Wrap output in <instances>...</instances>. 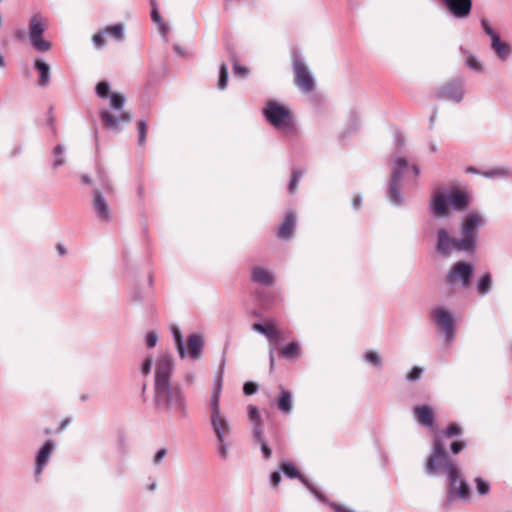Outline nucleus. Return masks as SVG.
<instances>
[{
  "label": "nucleus",
  "instance_id": "nucleus-40",
  "mask_svg": "<svg viewBox=\"0 0 512 512\" xmlns=\"http://www.w3.org/2000/svg\"><path fill=\"white\" fill-rule=\"evenodd\" d=\"M137 130H138V144L140 146H144L145 143H146V134H147V130H148V124L145 120H140L138 122V127H137Z\"/></svg>",
  "mask_w": 512,
  "mask_h": 512
},
{
  "label": "nucleus",
  "instance_id": "nucleus-58",
  "mask_svg": "<svg viewBox=\"0 0 512 512\" xmlns=\"http://www.w3.org/2000/svg\"><path fill=\"white\" fill-rule=\"evenodd\" d=\"M428 147H429L430 152H432V153H435L437 151V144L434 140L428 141Z\"/></svg>",
  "mask_w": 512,
  "mask_h": 512
},
{
  "label": "nucleus",
  "instance_id": "nucleus-23",
  "mask_svg": "<svg viewBox=\"0 0 512 512\" xmlns=\"http://www.w3.org/2000/svg\"><path fill=\"white\" fill-rule=\"evenodd\" d=\"M251 279L253 282L264 286H272L274 283L272 272L262 267H254L252 269Z\"/></svg>",
  "mask_w": 512,
  "mask_h": 512
},
{
  "label": "nucleus",
  "instance_id": "nucleus-25",
  "mask_svg": "<svg viewBox=\"0 0 512 512\" xmlns=\"http://www.w3.org/2000/svg\"><path fill=\"white\" fill-rule=\"evenodd\" d=\"M248 418L251 421V431L252 435L260 436L262 432H264L262 427L261 415L258 408L254 405H248Z\"/></svg>",
  "mask_w": 512,
  "mask_h": 512
},
{
  "label": "nucleus",
  "instance_id": "nucleus-33",
  "mask_svg": "<svg viewBox=\"0 0 512 512\" xmlns=\"http://www.w3.org/2000/svg\"><path fill=\"white\" fill-rule=\"evenodd\" d=\"M220 397H221V393L212 391L210 398H209L210 416L223 414L221 407H220Z\"/></svg>",
  "mask_w": 512,
  "mask_h": 512
},
{
  "label": "nucleus",
  "instance_id": "nucleus-32",
  "mask_svg": "<svg viewBox=\"0 0 512 512\" xmlns=\"http://www.w3.org/2000/svg\"><path fill=\"white\" fill-rule=\"evenodd\" d=\"M253 440L255 441V443H257L259 445L263 459L264 460L270 459L272 456V450L266 441L264 432H262L260 434V436L253 435Z\"/></svg>",
  "mask_w": 512,
  "mask_h": 512
},
{
  "label": "nucleus",
  "instance_id": "nucleus-50",
  "mask_svg": "<svg viewBox=\"0 0 512 512\" xmlns=\"http://www.w3.org/2000/svg\"><path fill=\"white\" fill-rule=\"evenodd\" d=\"M157 342H158V335L155 332L151 331L146 335V346L149 349L156 346Z\"/></svg>",
  "mask_w": 512,
  "mask_h": 512
},
{
  "label": "nucleus",
  "instance_id": "nucleus-53",
  "mask_svg": "<svg viewBox=\"0 0 512 512\" xmlns=\"http://www.w3.org/2000/svg\"><path fill=\"white\" fill-rule=\"evenodd\" d=\"M233 73L237 76L244 77L248 74V69L236 63L233 66Z\"/></svg>",
  "mask_w": 512,
  "mask_h": 512
},
{
  "label": "nucleus",
  "instance_id": "nucleus-17",
  "mask_svg": "<svg viewBox=\"0 0 512 512\" xmlns=\"http://www.w3.org/2000/svg\"><path fill=\"white\" fill-rule=\"evenodd\" d=\"M435 97L438 100L452 101L459 103L464 97L463 81L460 78L454 79L435 90Z\"/></svg>",
  "mask_w": 512,
  "mask_h": 512
},
{
  "label": "nucleus",
  "instance_id": "nucleus-8",
  "mask_svg": "<svg viewBox=\"0 0 512 512\" xmlns=\"http://www.w3.org/2000/svg\"><path fill=\"white\" fill-rule=\"evenodd\" d=\"M262 112L269 123L276 129L282 132H291L293 130L294 121L292 113L284 106L270 101Z\"/></svg>",
  "mask_w": 512,
  "mask_h": 512
},
{
  "label": "nucleus",
  "instance_id": "nucleus-48",
  "mask_svg": "<svg viewBox=\"0 0 512 512\" xmlns=\"http://www.w3.org/2000/svg\"><path fill=\"white\" fill-rule=\"evenodd\" d=\"M462 433V428L457 424H451L446 428L445 435L448 437L458 436Z\"/></svg>",
  "mask_w": 512,
  "mask_h": 512
},
{
  "label": "nucleus",
  "instance_id": "nucleus-20",
  "mask_svg": "<svg viewBox=\"0 0 512 512\" xmlns=\"http://www.w3.org/2000/svg\"><path fill=\"white\" fill-rule=\"evenodd\" d=\"M443 3L459 19L469 16L472 8V0H443Z\"/></svg>",
  "mask_w": 512,
  "mask_h": 512
},
{
  "label": "nucleus",
  "instance_id": "nucleus-61",
  "mask_svg": "<svg viewBox=\"0 0 512 512\" xmlns=\"http://www.w3.org/2000/svg\"><path fill=\"white\" fill-rule=\"evenodd\" d=\"M435 119H436V111H434L432 113V115L430 116V128H433L434 123H435Z\"/></svg>",
  "mask_w": 512,
  "mask_h": 512
},
{
  "label": "nucleus",
  "instance_id": "nucleus-63",
  "mask_svg": "<svg viewBox=\"0 0 512 512\" xmlns=\"http://www.w3.org/2000/svg\"><path fill=\"white\" fill-rule=\"evenodd\" d=\"M57 250L60 255H64L66 253L64 246L61 244L57 245Z\"/></svg>",
  "mask_w": 512,
  "mask_h": 512
},
{
  "label": "nucleus",
  "instance_id": "nucleus-5",
  "mask_svg": "<svg viewBox=\"0 0 512 512\" xmlns=\"http://www.w3.org/2000/svg\"><path fill=\"white\" fill-rule=\"evenodd\" d=\"M110 110L100 111V119L108 130L116 131L122 123H128L131 119L129 112L124 110L125 96L122 93L112 92L109 95Z\"/></svg>",
  "mask_w": 512,
  "mask_h": 512
},
{
  "label": "nucleus",
  "instance_id": "nucleus-10",
  "mask_svg": "<svg viewBox=\"0 0 512 512\" xmlns=\"http://www.w3.org/2000/svg\"><path fill=\"white\" fill-rule=\"evenodd\" d=\"M47 28V19L41 13H35L29 21V39L32 47L38 52H47L51 43L43 39L42 35Z\"/></svg>",
  "mask_w": 512,
  "mask_h": 512
},
{
  "label": "nucleus",
  "instance_id": "nucleus-7",
  "mask_svg": "<svg viewBox=\"0 0 512 512\" xmlns=\"http://www.w3.org/2000/svg\"><path fill=\"white\" fill-rule=\"evenodd\" d=\"M171 333L173 335L177 353L181 359L189 356L193 360H198L201 357L204 349V337L201 334H190L187 338L186 349L182 333L178 326H172Z\"/></svg>",
  "mask_w": 512,
  "mask_h": 512
},
{
  "label": "nucleus",
  "instance_id": "nucleus-21",
  "mask_svg": "<svg viewBox=\"0 0 512 512\" xmlns=\"http://www.w3.org/2000/svg\"><path fill=\"white\" fill-rule=\"evenodd\" d=\"M54 441L49 439L44 445L39 449L36 456L35 463V475L39 477L44 469V467L48 464L50 456L54 450Z\"/></svg>",
  "mask_w": 512,
  "mask_h": 512
},
{
  "label": "nucleus",
  "instance_id": "nucleus-19",
  "mask_svg": "<svg viewBox=\"0 0 512 512\" xmlns=\"http://www.w3.org/2000/svg\"><path fill=\"white\" fill-rule=\"evenodd\" d=\"M92 208L97 218L103 222H110L113 219V212L99 189H94Z\"/></svg>",
  "mask_w": 512,
  "mask_h": 512
},
{
  "label": "nucleus",
  "instance_id": "nucleus-49",
  "mask_svg": "<svg viewBox=\"0 0 512 512\" xmlns=\"http://www.w3.org/2000/svg\"><path fill=\"white\" fill-rule=\"evenodd\" d=\"M104 35H106V33H104V30L93 35L92 42L95 47L101 48L105 45Z\"/></svg>",
  "mask_w": 512,
  "mask_h": 512
},
{
  "label": "nucleus",
  "instance_id": "nucleus-42",
  "mask_svg": "<svg viewBox=\"0 0 512 512\" xmlns=\"http://www.w3.org/2000/svg\"><path fill=\"white\" fill-rule=\"evenodd\" d=\"M299 352V345L296 342L289 343L282 351L281 354L284 357H292Z\"/></svg>",
  "mask_w": 512,
  "mask_h": 512
},
{
  "label": "nucleus",
  "instance_id": "nucleus-37",
  "mask_svg": "<svg viewBox=\"0 0 512 512\" xmlns=\"http://www.w3.org/2000/svg\"><path fill=\"white\" fill-rule=\"evenodd\" d=\"M224 365H225V362L223 360L221 362L219 370L213 380V389H212L213 392H219V393L222 392Z\"/></svg>",
  "mask_w": 512,
  "mask_h": 512
},
{
  "label": "nucleus",
  "instance_id": "nucleus-22",
  "mask_svg": "<svg viewBox=\"0 0 512 512\" xmlns=\"http://www.w3.org/2000/svg\"><path fill=\"white\" fill-rule=\"evenodd\" d=\"M296 225V215L293 211L286 213L283 223L278 228L277 236L280 239L288 240L293 234V230Z\"/></svg>",
  "mask_w": 512,
  "mask_h": 512
},
{
  "label": "nucleus",
  "instance_id": "nucleus-47",
  "mask_svg": "<svg viewBox=\"0 0 512 512\" xmlns=\"http://www.w3.org/2000/svg\"><path fill=\"white\" fill-rule=\"evenodd\" d=\"M167 454V450L165 448L159 449L153 456L152 463L154 466H158L162 463L163 459Z\"/></svg>",
  "mask_w": 512,
  "mask_h": 512
},
{
  "label": "nucleus",
  "instance_id": "nucleus-4",
  "mask_svg": "<svg viewBox=\"0 0 512 512\" xmlns=\"http://www.w3.org/2000/svg\"><path fill=\"white\" fill-rule=\"evenodd\" d=\"M487 223L486 217L480 212H470L465 216L459 227L460 246L465 253L474 254L477 249L479 229Z\"/></svg>",
  "mask_w": 512,
  "mask_h": 512
},
{
  "label": "nucleus",
  "instance_id": "nucleus-14",
  "mask_svg": "<svg viewBox=\"0 0 512 512\" xmlns=\"http://www.w3.org/2000/svg\"><path fill=\"white\" fill-rule=\"evenodd\" d=\"M460 238L453 237L445 228H439L436 231V252L443 256L449 257L454 251L465 252V248L460 246Z\"/></svg>",
  "mask_w": 512,
  "mask_h": 512
},
{
  "label": "nucleus",
  "instance_id": "nucleus-57",
  "mask_svg": "<svg viewBox=\"0 0 512 512\" xmlns=\"http://www.w3.org/2000/svg\"><path fill=\"white\" fill-rule=\"evenodd\" d=\"M361 202H362L361 196H359V195L355 196L354 199H353V202H352L353 207L355 209H358L361 206Z\"/></svg>",
  "mask_w": 512,
  "mask_h": 512
},
{
  "label": "nucleus",
  "instance_id": "nucleus-2",
  "mask_svg": "<svg viewBox=\"0 0 512 512\" xmlns=\"http://www.w3.org/2000/svg\"><path fill=\"white\" fill-rule=\"evenodd\" d=\"M153 400L155 406L165 413H174L181 418L188 416L186 395L179 384L154 387Z\"/></svg>",
  "mask_w": 512,
  "mask_h": 512
},
{
  "label": "nucleus",
  "instance_id": "nucleus-60",
  "mask_svg": "<svg viewBox=\"0 0 512 512\" xmlns=\"http://www.w3.org/2000/svg\"><path fill=\"white\" fill-rule=\"evenodd\" d=\"M81 180L84 184L90 185L92 183V179L88 175H82Z\"/></svg>",
  "mask_w": 512,
  "mask_h": 512
},
{
  "label": "nucleus",
  "instance_id": "nucleus-36",
  "mask_svg": "<svg viewBox=\"0 0 512 512\" xmlns=\"http://www.w3.org/2000/svg\"><path fill=\"white\" fill-rule=\"evenodd\" d=\"M303 174H304V171H302L300 169L292 170L291 179L288 184L289 193H291V194L295 193V191L298 187V183H299L300 179L302 178Z\"/></svg>",
  "mask_w": 512,
  "mask_h": 512
},
{
  "label": "nucleus",
  "instance_id": "nucleus-26",
  "mask_svg": "<svg viewBox=\"0 0 512 512\" xmlns=\"http://www.w3.org/2000/svg\"><path fill=\"white\" fill-rule=\"evenodd\" d=\"M252 328L254 331L263 334L271 344L276 343L280 337L279 331L274 329V327L270 324L255 323L253 324Z\"/></svg>",
  "mask_w": 512,
  "mask_h": 512
},
{
  "label": "nucleus",
  "instance_id": "nucleus-46",
  "mask_svg": "<svg viewBox=\"0 0 512 512\" xmlns=\"http://www.w3.org/2000/svg\"><path fill=\"white\" fill-rule=\"evenodd\" d=\"M423 369L420 367H413L412 370L406 374L407 381H417L420 379Z\"/></svg>",
  "mask_w": 512,
  "mask_h": 512
},
{
  "label": "nucleus",
  "instance_id": "nucleus-11",
  "mask_svg": "<svg viewBox=\"0 0 512 512\" xmlns=\"http://www.w3.org/2000/svg\"><path fill=\"white\" fill-rule=\"evenodd\" d=\"M407 168L408 162L404 157H397L395 159L388 187V198L393 205L400 206L403 203V197L400 191V181Z\"/></svg>",
  "mask_w": 512,
  "mask_h": 512
},
{
  "label": "nucleus",
  "instance_id": "nucleus-24",
  "mask_svg": "<svg viewBox=\"0 0 512 512\" xmlns=\"http://www.w3.org/2000/svg\"><path fill=\"white\" fill-rule=\"evenodd\" d=\"M417 421L426 427H432L435 422L433 410L427 405H421L414 408Z\"/></svg>",
  "mask_w": 512,
  "mask_h": 512
},
{
  "label": "nucleus",
  "instance_id": "nucleus-28",
  "mask_svg": "<svg viewBox=\"0 0 512 512\" xmlns=\"http://www.w3.org/2000/svg\"><path fill=\"white\" fill-rule=\"evenodd\" d=\"M278 409L284 413L289 414L292 410V395L288 390L281 388L280 396L278 399Z\"/></svg>",
  "mask_w": 512,
  "mask_h": 512
},
{
  "label": "nucleus",
  "instance_id": "nucleus-6",
  "mask_svg": "<svg viewBox=\"0 0 512 512\" xmlns=\"http://www.w3.org/2000/svg\"><path fill=\"white\" fill-rule=\"evenodd\" d=\"M210 426L216 439V450L220 459L226 460L232 444V426L225 414L209 416Z\"/></svg>",
  "mask_w": 512,
  "mask_h": 512
},
{
  "label": "nucleus",
  "instance_id": "nucleus-34",
  "mask_svg": "<svg viewBox=\"0 0 512 512\" xmlns=\"http://www.w3.org/2000/svg\"><path fill=\"white\" fill-rule=\"evenodd\" d=\"M474 482L476 485V492L480 497H486L490 494L491 484L488 480L482 477H476Z\"/></svg>",
  "mask_w": 512,
  "mask_h": 512
},
{
  "label": "nucleus",
  "instance_id": "nucleus-29",
  "mask_svg": "<svg viewBox=\"0 0 512 512\" xmlns=\"http://www.w3.org/2000/svg\"><path fill=\"white\" fill-rule=\"evenodd\" d=\"M35 68L40 73L39 85L46 86L50 81V67L47 63L43 62L40 59H36L34 62Z\"/></svg>",
  "mask_w": 512,
  "mask_h": 512
},
{
  "label": "nucleus",
  "instance_id": "nucleus-9",
  "mask_svg": "<svg viewBox=\"0 0 512 512\" xmlns=\"http://www.w3.org/2000/svg\"><path fill=\"white\" fill-rule=\"evenodd\" d=\"M292 70L295 85L304 93H311L315 89V80L308 66L299 52H293Z\"/></svg>",
  "mask_w": 512,
  "mask_h": 512
},
{
  "label": "nucleus",
  "instance_id": "nucleus-54",
  "mask_svg": "<svg viewBox=\"0 0 512 512\" xmlns=\"http://www.w3.org/2000/svg\"><path fill=\"white\" fill-rule=\"evenodd\" d=\"M281 471H274L270 474V482L273 487H277L281 481Z\"/></svg>",
  "mask_w": 512,
  "mask_h": 512
},
{
  "label": "nucleus",
  "instance_id": "nucleus-39",
  "mask_svg": "<svg viewBox=\"0 0 512 512\" xmlns=\"http://www.w3.org/2000/svg\"><path fill=\"white\" fill-rule=\"evenodd\" d=\"M228 82V67L225 63H222L219 67V80H218V88L223 90L226 88Z\"/></svg>",
  "mask_w": 512,
  "mask_h": 512
},
{
  "label": "nucleus",
  "instance_id": "nucleus-12",
  "mask_svg": "<svg viewBox=\"0 0 512 512\" xmlns=\"http://www.w3.org/2000/svg\"><path fill=\"white\" fill-rule=\"evenodd\" d=\"M474 273V266L465 261L455 262L448 271L445 281L448 285L460 284L462 287L467 288L471 284Z\"/></svg>",
  "mask_w": 512,
  "mask_h": 512
},
{
  "label": "nucleus",
  "instance_id": "nucleus-62",
  "mask_svg": "<svg viewBox=\"0 0 512 512\" xmlns=\"http://www.w3.org/2000/svg\"><path fill=\"white\" fill-rule=\"evenodd\" d=\"M412 171L415 177H417L420 174V168L417 165L412 166Z\"/></svg>",
  "mask_w": 512,
  "mask_h": 512
},
{
  "label": "nucleus",
  "instance_id": "nucleus-43",
  "mask_svg": "<svg viewBox=\"0 0 512 512\" xmlns=\"http://www.w3.org/2000/svg\"><path fill=\"white\" fill-rule=\"evenodd\" d=\"M110 89V85L106 81L99 82L96 85V94L99 98H106L108 96V92Z\"/></svg>",
  "mask_w": 512,
  "mask_h": 512
},
{
  "label": "nucleus",
  "instance_id": "nucleus-30",
  "mask_svg": "<svg viewBox=\"0 0 512 512\" xmlns=\"http://www.w3.org/2000/svg\"><path fill=\"white\" fill-rule=\"evenodd\" d=\"M65 153H66V148L62 144L57 145L53 149V151H52V157H53L52 168L53 169H58L59 167H61L65 164V162H66Z\"/></svg>",
  "mask_w": 512,
  "mask_h": 512
},
{
  "label": "nucleus",
  "instance_id": "nucleus-16",
  "mask_svg": "<svg viewBox=\"0 0 512 512\" xmlns=\"http://www.w3.org/2000/svg\"><path fill=\"white\" fill-rule=\"evenodd\" d=\"M174 369L173 357L170 353L161 354L156 362L154 387L163 386L171 382Z\"/></svg>",
  "mask_w": 512,
  "mask_h": 512
},
{
  "label": "nucleus",
  "instance_id": "nucleus-1",
  "mask_svg": "<svg viewBox=\"0 0 512 512\" xmlns=\"http://www.w3.org/2000/svg\"><path fill=\"white\" fill-rule=\"evenodd\" d=\"M425 471L430 476L446 475L449 482L448 500L457 498L467 502L471 499L470 487L462 478L461 470L457 463L447 454L441 437H436L433 442L430 455L426 461Z\"/></svg>",
  "mask_w": 512,
  "mask_h": 512
},
{
  "label": "nucleus",
  "instance_id": "nucleus-55",
  "mask_svg": "<svg viewBox=\"0 0 512 512\" xmlns=\"http://www.w3.org/2000/svg\"><path fill=\"white\" fill-rule=\"evenodd\" d=\"M151 368H152V359L146 358L142 365V374L145 376L148 375L151 371Z\"/></svg>",
  "mask_w": 512,
  "mask_h": 512
},
{
  "label": "nucleus",
  "instance_id": "nucleus-15",
  "mask_svg": "<svg viewBox=\"0 0 512 512\" xmlns=\"http://www.w3.org/2000/svg\"><path fill=\"white\" fill-rule=\"evenodd\" d=\"M431 316L438 330L444 333L445 340L452 342L455 338V323L453 314L444 307L435 308Z\"/></svg>",
  "mask_w": 512,
  "mask_h": 512
},
{
  "label": "nucleus",
  "instance_id": "nucleus-18",
  "mask_svg": "<svg viewBox=\"0 0 512 512\" xmlns=\"http://www.w3.org/2000/svg\"><path fill=\"white\" fill-rule=\"evenodd\" d=\"M280 471L287 478L299 479L319 501L327 505H329V503H332L322 493H320L303 475H301L298 469L291 462L284 461L283 463H281Z\"/></svg>",
  "mask_w": 512,
  "mask_h": 512
},
{
  "label": "nucleus",
  "instance_id": "nucleus-3",
  "mask_svg": "<svg viewBox=\"0 0 512 512\" xmlns=\"http://www.w3.org/2000/svg\"><path fill=\"white\" fill-rule=\"evenodd\" d=\"M467 195L454 188L446 194L441 191L436 192L430 202V212L435 217H448L449 207L455 211H463L468 207Z\"/></svg>",
  "mask_w": 512,
  "mask_h": 512
},
{
  "label": "nucleus",
  "instance_id": "nucleus-38",
  "mask_svg": "<svg viewBox=\"0 0 512 512\" xmlns=\"http://www.w3.org/2000/svg\"><path fill=\"white\" fill-rule=\"evenodd\" d=\"M104 33L113 36L116 40H122L124 37V27L122 24H116L105 28Z\"/></svg>",
  "mask_w": 512,
  "mask_h": 512
},
{
  "label": "nucleus",
  "instance_id": "nucleus-27",
  "mask_svg": "<svg viewBox=\"0 0 512 512\" xmlns=\"http://www.w3.org/2000/svg\"><path fill=\"white\" fill-rule=\"evenodd\" d=\"M492 289V275L490 272H485L482 274L480 279L476 284V290L479 295L485 296L490 293Z\"/></svg>",
  "mask_w": 512,
  "mask_h": 512
},
{
  "label": "nucleus",
  "instance_id": "nucleus-52",
  "mask_svg": "<svg viewBox=\"0 0 512 512\" xmlns=\"http://www.w3.org/2000/svg\"><path fill=\"white\" fill-rule=\"evenodd\" d=\"M465 442L463 441H455L450 445V450L453 454H458L465 447Z\"/></svg>",
  "mask_w": 512,
  "mask_h": 512
},
{
  "label": "nucleus",
  "instance_id": "nucleus-41",
  "mask_svg": "<svg viewBox=\"0 0 512 512\" xmlns=\"http://www.w3.org/2000/svg\"><path fill=\"white\" fill-rule=\"evenodd\" d=\"M151 19L154 23H156L159 26L162 33L166 34L168 32V28L163 23L162 17L158 12V7H153V9L151 10Z\"/></svg>",
  "mask_w": 512,
  "mask_h": 512
},
{
  "label": "nucleus",
  "instance_id": "nucleus-56",
  "mask_svg": "<svg viewBox=\"0 0 512 512\" xmlns=\"http://www.w3.org/2000/svg\"><path fill=\"white\" fill-rule=\"evenodd\" d=\"M395 138H396V141L398 143L399 148L404 147V145H405L404 137L401 134L398 133V134H396Z\"/></svg>",
  "mask_w": 512,
  "mask_h": 512
},
{
  "label": "nucleus",
  "instance_id": "nucleus-45",
  "mask_svg": "<svg viewBox=\"0 0 512 512\" xmlns=\"http://www.w3.org/2000/svg\"><path fill=\"white\" fill-rule=\"evenodd\" d=\"M466 65H467L470 69H472V70H474V71H477V72L482 71V66H481V64L479 63L478 59H477L475 56H473V55H470V56H468V57H467V59H466Z\"/></svg>",
  "mask_w": 512,
  "mask_h": 512
},
{
  "label": "nucleus",
  "instance_id": "nucleus-35",
  "mask_svg": "<svg viewBox=\"0 0 512 512\" xmlns=\"http://www.w3.org/2000/svg\"><path fill=\"white\" fill-rule=\"evenodd\" d=\"M96 172H97V179L99 180L100 185L104 189V191L107 193H112L113 187H112V184H111L109 177H108L106 171L104 170V168L97 167Z\"/></svg>",
  "mask_w": 512,
  "mask_h": 512
},
{
  "label": "nucleus",
  "instance_id": "nucleus-13",
  "mask_svg": "<svg viewBox=\"0 0 512 512\" xmlns=\"http://www.w3.org/2000/svg\"><path fill=\"white\" fill-rule=\"evenodd\" d=\"M481 26L485 34L490 38L491 49L497 58L502 62L507 61L512 55V46L508 42L501 40L500 35L491 27L488 20L481 19Z\"/></svg>",
  "mask_w": 512,
  "mask_h": 512
},
{
  "label": "nucleus",
  "instance_id": "nucleus-51",
  "mask_svg": "<svg viewBox=\"0 0 512 512\" xmlns=\"http://www.w3.org/2000/svg\"><path fill=\"white\" fill-rule=\"evenodd\" d=\"M258 390V385L254 382H246L243 386V393L245 395H252Z\"/></svg>",
  "mask_w": 512,
  "mask_h": 512
},
{
  "label": "nucleus",
  "instance_id": "nucleus-64",
  "mask_svg": "<svg viewBox=\"0 0 512 512\" xmlns=\"http://www.w3.org/2000/svg\"><path fill=\"white\" fill-rule=\"evenodd\" d=\"M174 51H175L177 54H179V55H183V53H184V52H183V50H182V48H181L180 46H178V45H175V46H174Z\"/></svg>",
  "mask_w": 512,
  "mask_h": 512
},
{
  "label": "nucleus",
  "instance_id": "nucleus-44",
  "mask_svg": "<svg viewBox=\"0 0 512 512\" xmlns=\"http://www.w3.org/2000/svg\"><path fill=\"white\" fill-rule=\"evenodd\" d=\"M364 359H365V361H367L377 367H381V365H382L380 356L374 351H367L364 354Z\"/></svg>",
  "mask_w": 512,
  "mask_h": 512
},
{
  "label": "nucleus",
  "instance_id": "nucleus-31",
  "mask_svg": "<svg viewBox=\"0 0 512 512\" xmlns=\"http://www.w3.org/2000/svg\"><path fill=\"white\" fill-rule=\"evenodd\" d=\"M486 178H506L511 175V171L507 167H495L481 172Z\"/></svg>",
  "mask_w": 512,
  "mask_h": 512
},
{
  "label": "nucleus",
  "instance_id": "nucleus-59",
  "mask_svg": "<svg viewBox=\"0 0 512 512\" xmlns=\"http://www.w3.org/2000/svg\"><path fill=\"white\" fill-rule=\"evenodd\" d=\"M7 63L4 55L0 52V69H6Z\"/></svg>",
  "mask_w": 512,
  "mask_h": 512
}]
</instances>
